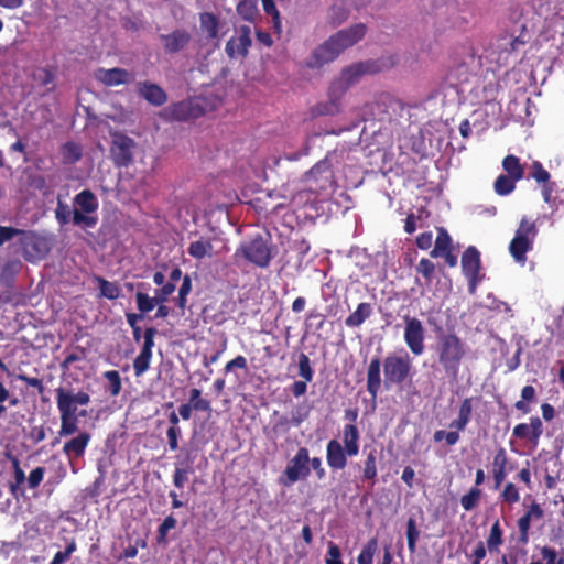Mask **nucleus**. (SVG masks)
I'll return each instance as SVG.
<instances>
[{
    "label": "nucleus",
    "mask_w": 564,
    "mask_h": 564,
    "mask_svg": "<svg viewBox=\"0 0 564 564\" xmlns=\"http://www.w3.org/2000/svg\"><path fill=\"white\" fill-rule=\"evenodd\" d=\"M365 34L366 26L364 24H356L337 32L314 51L310 65L321 67L333 62L345 50L358 43Z\"/></svg>",
    "instance_id": "1"
},
{
    "label": "nucleus",
    "mask_w": 564,
    "mask_h": 564,
    "mask_svg": "<svg viewBox=\"0 0 564 564\" xmlns=\"http://www.w3.org/2000/svg\"><path fill=\"white\" fill-rule=\"evenodd\" d=\"M370 72L368 63H355L345 67L339 76L333 80L328 90L329 102L324 106L321 113L335 115L339 111V101L346 91L356 85L360 78Z\"/></svg>",
    "instance_id": "2"
},
{
    "label": "nucleus",
    "mask_w": 564,
    "mask_h": 564,
    "mask_svg": "<svg viewBox=\"0 0 564 564\" xmlns=\"http://www.w3.org/2000/svg\"><path fill=\"white\" fill-rule=\"evenodd\" d=\"M436 351L444 372L448 377L456 378L459 365L466 355L465 344L454 334H443L438 337Z\"/></svg>",
    "instance_id": "3"
},
{
    "label": "nucleus",
    "mask_w": 564,
    "mask_h": 564,
    "mask_svg": "<svg viewBox=\"0 0 564 564\" xmlns=\"http://www.w3.org/2000/svg\"><path fill=\"white\" fill-rule=\"evenodd\" d=\"M536 235L538 227L535 223L523 217L509 245V252L517 263L522 265L525 263L527 252L532 249Z\"/></svg>",
    "instance_id": "4"
},
{
    "label": "nucleus",
    "mask_w": 564,
    "mask_h": 564,
    "mask_svg": "<svg viewBox=\"0 0 564 564\" xmlns=\"http://www.w3.org/2000/svg\"><path fill=\"white\" fill-rule=\"evenodd\" d=\"M411 370V358L404 350L389 354L383 361L384 384L389 388L391 384L403 382Z\"/></svg>",
    "instance_id": "5"
},
{
    "label": "nucleus",
    "mask_w": 564,
    "mask_h": 564,
    "mask_svg": "<svg viewBox=\"0 0 564 564\" xmlns=\"http://www.w3.org/2000/svg\"><path fill=\"white\" fill-rule=\"evenodd\" d=\"M74 204L73 223L78 226L94 227L97 224V217L90 214L98 208L97 197L86 189L75 196Z\"/></svg>",
    "instance_id": "6"
},
{
    "label": "nucleus",
    "mask_w": 564,
    "mask_h": 564,
    "mask_svg": "<svg viewBox=\"0 0 564 564\" xmlns=\"http://www.w3.org/2000/svg\"><path fill=\"white\" fill-rule=\"evenodd\" d=\"M237 253H241L247 260L260 268L268 267L271 260L268 243L261 236H256L250 241L242 243Z\"/></svg>",
    "instance_id": "7"
},
{
    "label": "nucleus",
    "mask_w": 564,
    "mask_h": 564,
    "mask_svg": "<svg viewBox=\"0 0 564 564\" xmlns=\"http://www.w3.org/2000/svg\"><path fill=\"white\" fill-rule=\"evenodd\" d=\"M90 402V395L85 391L65 390L58 388L56 390V403L59 414L68 413L77 416L78 406L87 405Z\"/></svg>",
    "instance_id": "8"
},
{
    "label": "nucleus",
    "mask_w": 564,
    "mask_h": 564,
    "mask_svg": "<svg viewBox=\"0 0 564 564\" xmlns=\"http://www.w3.org/2000/svg\"><path fill=\"white\" fill-rule=\"evenodd\" d=\"M110 153L112 160L118 166H128L133 159L135 142L126 134L112 133Z\"/></svg>",
    "instance_id": "9"
},
{
    "label": "nucleus",
    "mask_w": 564,
    "mask_h": 564,
    "mask_svg": "<svg viewBox=\"0 0 564 564\" xmlns=\"http://www.w3.org/2000/svg\"><path fill=\"white\" fill-rule=\"evenodd\" d=\"M404 341L409 349L415 356H420L424 351L425 329L420 319L416 317H404Z\"/></svg>",
    "instance_id": "10"
},
{
    "label": "nucleus",
    "mask_w": 564,
    "mask_h": 564,
    "mask_svg": "<svg viewBox=\"0 0 564 564\" xmlns=\"http://www.w3.org/2000/svg\"><path fill=\"white\" fill-rule=\"evenodd\" d=\"M310 456L308 451L304 447L300 448L294 457L289 462L284 475L288 478L286 485L304 479L310 475Z\"/></svg>",
    "instance_id": "11"
},
{
    "label": "nucleus",
    "mask_w": 564,
    "mask_h": 564,
    "mask_svg": "<svg viewBox=\"0 0 564 564\" xmlns=\"http://www.w3.org/2000/svg\"><path fill=\"white\" fill-rule=\"evenodd\" d=\"M305 182L312 192L325 191L332 185V172L326 162H318L305 175Z\"/></svg>",
    "instance_id": "12"
},
{
    "label": "nucleus",
    "mask_w": 564,
    "mask_h": 564,
    "mask_svg": "<svg viewBox=\"0 0 564 564\" xmlns=\"http://www.w3.org/2000/svg\"><path fill=\"white\" fill-rule=\"evenodd\" d=\"M251 29L247 25L239 28L236 36L231 37L226 44V53L230 58L245 57L251 45Z\"/></svg>",
    "instance_id": "13"
},
{
    "label": "nucleus",
    "mask_w": 564,
    "mask_h": 564,
    "mask_svg": "<svg viewBox=\"0 0 564 564\" xmlns=\"http://www.w3.org/2000/svg\"><path fill=\"white\" fill-rule=\"evenodd\" d=\"M95 78L106 86L127 85L134 80V76L123 68H98Z\"/></svg>",
    "instance_id": "14"
},
{
    "label": "nucleus",
    "mask_w": 564,
    "mask_h": 564,
    "mask_svg": "<svg viewBox=\"0 0 564 564\" xmlns=\"http://www.w3.org/2000/svg\"><path fill=\"white\" fill-rule=\"evenodd\" d=\"M479 264V252L474 247H469L463 254L462 267L465 275L469 279V286L471 291H474L476 286Z\"/></svg>",
    "instance_id": "15"
},
{
    "label": "nucleus",
    "mask_w": 564,
    "mask_h": 564,
    "mask_svg": "<svg viewBox=\"0 0 564 564\" xmlns=\"http://www.w3.org/2000/svg\"><path fill=\"white\" fill-rule=\"evenodd\" d=\"M543 425L539 417H532L529 424L521 423L514 426L513 435L520 438H528L534 444L538 443L542 435Z\"/></svg>",
    "instance_id": "16"
},
{
    "label": "nucleus",
    "mask_w": 564,
    "mask_h": 564,
    "mask_svg": "<svg viewBox=\"0 0 564 564\" xmlns=\"http://www.w3.org/2000/svg\"><path fill=\"white\" fill-rule=\"evenodd\" d=\"M200 28L208 37L220 40L228 31L225 24L220 23L212 13L200 14Z\"/></svg>",
    "instance_id": "17"
},
{
    "label": "nucleus",
    "mask_w": 564,
    "mask_h": 564,
    "mask_svg": "<svg viewBox=\"0 0 564 564\" xmlns=\"http://www.w3.org/2000/svg\"><path fill=\"white\" fill-rule=\"evenodd\" d=\"M346 454V451L338 441L332 440L328 442L326 448V459L329 467L335 469L345 468L347 464Z\"/></svg>",
    "instance_id": "18"
},
{
    "label": "nucleus",
    "mask_w": 564,
    "mask_h": 564,
    "mask_svg": "<svg viewBox=\"0 0 564 564\" xmlns=\"http://www.w3.org/2000/svg\"><path fill=\"white\" fill-rule=\"evenodd\" d=\"M191 35L185 30H176L170 34L161 35V41L166 52L175 53L184 48L189 42Z\"/></svg>",
    "instance_id": "19"
},
{
    "label": "nucleus",
    "mask_w": 564,
    "mask_h": 564,
    "mask_svg": "<svg viewBox=\"0 0 564 564\" xmlns=\"http://www.w3.org/2000/svg\"><path fill=\"white\" fill-rule=\"evenodd\" d=\"M187 252L191 257L197 260L212 258L217 253L214 249L212 240L204 237L192 241L188 246Z\"/></svg>",
    "instance_id": "20"
},
{
    "label": "nucleus",
    "mask_w": 564,
    "mask_h": 564,
    "mask_svg": "<svg viewBox=\"0 0 564 564\" xmlns=\"http://www.w3.org/2000/svg\"><path fill=\"white\" fill-rule=\"evenodd\" d=\"M380 368L381 364L379 358H373L371 359L367 370V390L373 399L377 398L381 386Z\"/></svg>",
    "instance_id": "21"
},
{
    "label": "nucleus",
    "mask_w": 564,
    "mask_h": 564,
    "mask_svg": "<svg viewBox=\"0 0 564 564\" xmlns=\"http://www.w3.org/2000/svg\"><path fill=\"white\" fill-rule=\"evenodd\" d=\"M359 431L357 426L347 424L343 429L344 449L348 456H356L359 453Z\"/></svg>",
    "instance_id": "22"
},
{
    "label": "nucleus",
    "mask_w": 564,
    "mask_h": 564,
    "mask_svg": "<svg viewBox=\"0 0 564 564\" xmlns=\"http://www.w3.org/2000/svg\"><path fill=\"white\" fill-rule=\"evenodd\" d=\"M139 93L142 97H144L149 102L160 106L163 105L166 100V95L161 87L150 83L139 84Z\"/></svg>",
    "instance_id": "23"
},
{
    "label": "nucleus",
    "mask_w": 564,
    "mask_h": 564,
    "mask_svg": "<svg viewBox=\"0 0 564 564\" xmlns=\"http://www.w3.org/2000/svg\"><path fill=\"white\" fill-rule=\"evenodd\" d=\"M89 440H90V436L88 433H80L76 437H74L70 441H68L67 443H65L64 453L68 457H72V456L80 457L84 454V452L89 443Z\"/></svg>",
    "instance_id": "24"
},
{
    "label": "nucleus",
    "mask_w": 564,
    "mask_h": 564,
    "mask_svg": "<svg viewBox=\"0 0 564 564\" xmlns=\"http://www.w3.org/2000/svg\"><path fill=\"white\" fill-rule=\"evenodd\" d=\"M372 314V306L369 303H360L356 311L351 313L345 321L348 327L360 326Z\"/></svg>",
    "instance_id": "25"
},
{
    "label": "nucleus",
    "mask_w": 564,
    "mask_h": 564,
    "mask_svg": "<svg viewBox=\"0 0 564 564\" xmlns=\"http://www.w3.org/2000/svg\"><path fill=\"white\" fill-rule=\"evenodd\" d=\"M452 239L449 235L443 229H438V235L435 240V247L431 251V257L437 258L443 256L444 252L451 251Z\"/></svg>",
    "instance_id": "26"
},
{
    "label": "nucleus",
    "mask_w": 564,
    "mask_h": 564,
    "mask_svg": "<svg viewBox=\"0 0 564 564\" xmlns=\"http://www.w3.org/2000/svg\"><path fill=\"white\" fill-rule=\"evenodd\" d=\"M239 15L247 21H254L259 14L257 0H242L237 6Z\"/></svg>",
    "instance_id": "27"
},
{
    "label": "nucleus",
    "mask_w": 564,
    "mask_h": 564,
    "mask_svg": "<svg viewBox=\"0 0 564 564\" xmlns=\"http://www.w3.org/2000/svg\"><path fill=\"white\" fill-rule=\"evenodd\" d=\"M502 166L505 171L513 180H521L523 176V169L520 165L519 159L514 155H508L503 159Z\"/></svg>",
    "instance_id": "28"
},
{
    "label": "nucleus",
    "mask_w": 564,
    "mask_h": 564,
    "mask_svg": "<svg viewBox=\"0 0 564 564\" xmlns=\"http://www.w3.org/2000/svg\"><path fill=\"white\" fill-rule=\"evenodd\" d=\"M82 148L74 143L67 142L62 148L63 161L67 164H74L82 158Z\"/></svg>",
    "instance_id": "29"
},
{
    "label": "nucleus",
    "mask_w": 564,
    "mask_h": 564,
    "mask_svg": "<svg viewBox=\"0 0 564 564\" xmlns=\"http://www.w3.org/2000/svg\"><path fill=\"white\" fill-rule=\"evenodd\" d=\"M77 416L69 415L68 413L61 414V430L59 436H68L77 432Z\"/></svg>",
    "instance_id": "30"
},
{
    "label": "nucleus",
    "mask_w": 564,
    "mask_h": 564,
    "mask_svg": "<svg viewBox=\"0 0 564 564\" xmlns=\"http://www.w3.org/2000/svg\"><path fill=\"white\" fill-rule=\"evenodd\" d=\"M96 281L99 284L100 294L102 296L109 300H115L119 297L120 289L116 283L109 282L102 278H97Z\"/></svg>",
    "instance_id": "31"
},
{
    "label": "nucleus",
    "mask_w": 564,
    "mask_h": 564,
    "mask_svg": "<svg viewBox=\"0 0 564 564\" xmlns=\"http://www.w3.org/2000/svg\"><path fill=\"white\" fill-rule=\"evenodd\" d=\"M21 262L19 260L8 261L1 269L0 280L4 284H9L14 275L20 271Z\"/></svg>",
    "instance_id": "32"
},
{
    "label": "nucleus",
    "mask_w": 564,
    "mask_h": 564,
    "mask_svg": "<svg viewBox=\"0 0 564 564\" xmlns=\"http://www.w3.org/2000/svg\"><path fill=\"white\" fill-rule=\"evenodd\" d=\"M502 544V530L500 528L499 521L497 520L490 530L489 536L487 539V545L490 552L498 550V547Z\"/></svg>",
    "instance_id": "33"
},
{
    "label": "nucleus",
    "mask_w": 564,
    "mask_h": 564,
    "mask_svg": "<svg viewBox=\"0 0 564 564\" xmlns=\"http://www.w3.org/2000/svg\"><path fill=\"white\" fill-rule=\"evenodd\" d=\"M517 180L511 176L500 175L495 182V191L499 195H508L514 189V182Z\"/></svg>",
    "instance_id": "34"
},
{
    "label": "nucleus",
    "mask_w": 564,
    "mask_h": 564,
    "mask_svg": "<svg viewBox=\"0 0 564 564\" xmlns=\"http://www.w3.org/2000/svg\"><path fill=\"white\" fill-rule=\"evenodd\" d=\"M55 218L61 225H66L73 219V212L69 206L61 198L57 199V206L55 208Z\"/></svg>",
    "instance_id": "35"
},
{
    "label": "nucleus",
    "mask_w": 564,
    "mask_h": 564,
    "mask_svg": "<svg viewBox=\"0 0 564 564\" xmlns=\"http://www.w3.org/2000/svg\"><path fill=\"white\" fill-rule=\"evenodd\" d=\"M135 299L138 308L143 313L151 312L156 305H159V302L155 296L150 297L149 295L142 292H138L135 294Z\"/></svg>",
    "instance_id": "36"
},
{
    "label": "nucleus",
    "mask_w": 564,
    "mask_h": 564,
    "mask_svg": "<svg viewBox=\"0 0 564 564\" xmlns=\"http://www.w3.org/2000/svg\"><path fill=\"white\" fill-rule=\"evenodd\" d=\"M104 377L109 383L108 389L110 394L113 397L118 395L121 391V379L119 372L116 370H109L105 372Z\"/></svg>",
    "instance_id": "37"
},
{
    "label": "nucleus",
    "mask_w": 564,
    "mask_h": 564,
    "mask_svg": "<svg viewBox=\"0 0 564 564\" xmlns=\"http://www.w3.org/2000/svg\"><path fill=\"white\" fill-rule=\"evenodd\" d=\"M151 358L152 354H145L140 351V354L133 361V369L135 376H141L149 369Z\"/></svg>",
    "instance_id": "38"
},
{
    "label": "nucleus",
    "mask_w": 564,
    "mask_h": 564,
    "mask_svg": "<svg viewBox=\"0 0 564 564\" xmlns=\"http://www.w3.org/2000/svg\"><path fill=\"white\" fill-rule=\"evenodd\" d=\"M419 530L416 529L414 519L410 518L406 523V539H408V547L410 552H415L416 549V540L419 538Z\"/></svg>",
    "instance_id": "39"
},
{
    "label": "nucleus",
    "mask_w": 564,
    "mask_h": 564,
    "mask_svg": "<svg viewBox=\"0 0 564 564\" xmlns=\"http://www.w3.org/2000/svg\"><path fill=\"white\" fill-rule=\"evenodd\" d=\"M299 376L305 381H312L313 370L311 368L310 358L305 354L299 356Z\"/></svg>",
    "instance_id": "40"
},
{
    "label": "nucleus",
    "mask_w": 564,
    "mask_h": 564,
    "mask_svg": "<svg viewBox=\"0 0 564 564\" xmlns=\"http://www.w3.org/2000/svg\"><path fill=\"white\" fill-rule=\"evenodd\" d=\"M480 499V490L471 489L468 494L462 497V506L466 511H469L476 507Z\"/></svg>",
    "instance_id": "41"
},
{
    "label": "nucleus",
    "mask_w": 564,
    "mask_h": 564,
    "mask_svg": "<svg viewBox=\"0 0 564 564\" xmlns=\"http://www.w3.org/2000/svg\"><path fill=\"white\" fill-rule=\"evenodd\" d=\"M192 471L191 465L185 467H176L173 475V484L177 488H183L185 482L188 480V474Z\"/></svg>",
    "instance_id": "42"
},
{
    "label": "nucleus",
    "mask_w": 564,
    "mask_h": 564,
    "mask_svg": "<svg viewBox=\"0 0 564 564\" xmlns=\"http://www.w3.org/2000/svg\"><path fill=\"white\" fill-rule=\"evenodd\" d=\"M376 551V542L371 541L364 546L360 554L358 555V564H372L373 554Z\"/></svg>",
    "instance_id": "43"
},
{
    "label": "nucleus",
    "mask_w": 564,
    "mask_h": 564,
    "mask_svg": "<svg viewBox=\"0 0 564 564\" xmlns=\"http://www.w3.org/2000/svg\"><path fill=\"white\" fill-rule=\"evenodd\" d=\"M501 497L503 499V501L512 505V503H516L520 500V495H519V491L517 489V487L514 486V484L512 482H508L502 492H501Z\"/></svg>",
    "instance_id": "44"
},
{
    "label": "nucleus",
    "mask_w": 564,
    "mask_h": 564,
    "mask_svg": "<svg viewBox=\"0 0 564 564\" xmlns=\"http://www.w3.org/2000/svg\"><path fill=\"white\" fill-rule=\"evenodd\" d=\"M263 10L267 14L271 15L273 18V26L275 30H281V21L279 11L276 10L273 0H262Z\"/></svg>",
    "instance_id": "45"
},
{
    "label": "nucleus",
    "mask_w": 564,
    "mask_h": 564,
    "mask_svg": "<svg viewBox=\"0 0 564 564\" xmlns=\"http://www.w3.org/2000/svg\"><path fill=\"white\" fill-rule=\"evenodd\" d=\"M326 564H343L340 560V551L339 547L333 543H328V551L325 558Z\"/></svg>",
    "instance_id": "46"
},
{
    "label": "nucleus",
    "mask_w": 564,
    "mask_h": 564,
    "mask_svg": "<svg viewBox=\"0 0 564 564\" xmlns=\"http://www.w3.org/2000/svg\"><path fill=\"white\" fill-rule=\"evenodd\" d=\"M532 177L539 183H546L550 180V173L543 169L540 162L532 164Z\"/></svg>",
    "instance_id": "47"
},
{
    "label": "nucleus",
    "mask_w": 564,
    "mask_h": 564,
    "mask_svg": "<svg viewBox=\"0 0 564 564\" xmlns=\"http://www.w3.org/2000/svg\"><path fill=\"white\" fill-rule=\"evenodd\" d=\"M377 475V467H376V457L373 454H369L366 463H365V469H364V477L366 479H372Z\"/></svg>",
    "instance_id": "48"
},
{
    "label": "nucleus",
    "mask_w": 564,
    "mask_h": 564,
    "mask_svg": "<svg viewBox=\"0 0 564 564\" xmlns=\"http://www.w3.org/2000/svg\"><path fill=\"white\" fill-rule=\"evenodd\" d=\"M471 406L468 400H465L459 410V420L456 423L458 429H464L468 422Z\"/></svg>",
    "instance_id": "49"
},
{
    "label": "nucleus",
    "mask_w": 564,
    "mask_h": 564,
    "mask_svg": "<svg viewBox=\"0 0 564 564\" xmlns=\"http://www.w3.org/2000/svg\"><path fill=\"white\" fill-rule=\"evenodd\" d=\"M541 554L543 560L546 561V564H564V558H558L555 550L551 547L544 546L541 550Z\"/></svg>",
    "instance_id": "50"
},
{
    "label": "nucleus",
    "mask_w": 564,
    "mask_h": 564,
    "mask_svg": "<svg viewBox=\"0 0 564 564\" xmlns=\"http://www.w3.org/2000/svg\"><path fill=\"white\" fill-rule=\"evenodd\" d=\"M13 468H14V479L15 484L11 485V491L12 494L15 492L17 488L25 481V474L20 468L19 460L17 458H13Z\"/></svg>",
    "instance_id": "51"
},
{
    "label": "nucleus",
    "mask_w": 564,
    "mask_h": 564,
    "mask_svg": "<svg viewBox=\"0 0 564 564\" xmlns=\"http://www.w3.org/2000/svg\"><path fill=\"white\" fill-rule=\"evenodd\" d=\"M21 234V230L13 227L0 226V246Z\"/></svg>",
    "instance_id": "52"
},
{
    "label": "nucleus",
    "mask_w": 564,
    "mask_h": 564,
    "mask_svg": "<svg viewBox=\"0 0 564 564\" xmlns=\"http://www.w3.org/2000/svg\"><path fill=\"white\" fill-rule=\"evenodd\" d=\"M43 477H44V468L36 467L35 469H33L30 473L29 478H28L30 488H36L43 480Z\"/></svg>",
    "instance_id": "53"
},
{
    "label": "nucleus",
    "mask_w": 564,
    "mask_h": 564,
    "mask_svg": "<svg viewBox=\"0 0 564 564\" xmlns=\"http://www.w3.org/2000/svg\"><path fill=\"white\" fill-rule=\"evenodd\" d=\"M155 335V329L154 328H148L144 333V343H143V347L141 349V352H145V354H152V348L154 346V340H153V337Z\"/></svg>",
    "instance_id": "54"
},
{
    "label": "nucleus",
    "mask_w": 564,
    "mask_h": 564,
    "mask_svg": "<svg viewBox=\"0 0 564 564\" xmlns=\"http://www.w3.org/2000/svg\"><path fill=\"white\" fill-rule=\"evenodd\" d=\"M175 286L172 283L164 284L162 289L156 291L155 297L159 302V304L164 303L167 297L174 292Z\"/></svg>",
    "instance_id": "55"
},
{
    "label": "nucleus",
    "mask_w": 564,
    "mask_h": 564,
    "mask_svg": "<svg viewBox=\"0 0 564 564\" xmlns=\"http://www.w3.org/2000/svg\"><path fill=\"white\" fill-rule=\"evenodd\" d=\"M434 264L429 259H422L417 264V272H420L425 278H430L434 272Z\"/></svg>",
    "instance_id": "56"
},
{
    "label": "nucleus",
    "mask_w": 564,
    "mask_h": 564,
    "mask_svg": "<svg viewBox=\"0 0 564 564\" xmlns=\"http://www.w3.org/2000/svg\"><path fill=\"white\" fill-rule=\"evenodd\" d=\"M522 42L519 39L503 37L500 40L499 47L505 51H516Z\"/></svg>",
    "instance_id": "57"
},
{
    "label": "nucleus",
    "mask_w": 564,
    "mask_h": 564,
    "mask_svg": "<svg viewBox=\"0 0 564 564\" xmlns=\"http://www.w3.org/2000/svg\"><path fill=\"white\" fill-rule=\"evenodd\" d=\"M180 433V429L175 426H171L166 432L169 445L172 451H175L178 447L177 438Z\"/></svg>",
    "instance_id": "58"
},
{
    "label": "nucleus",
    "mask_w": 564,
    "mask_h": 564,
    "mask_svg": "<svg viewBox=\"0 0 564 564\" xmlns=\"http://www.w3.org/2000/svg\"><path fill=\"white\" fill-rule=\"evenodd\" d=\"M192 102H181L175 106L174 115L177 119L184 120L189 115Z\"/></svg>",
    "instance_id": "59"
},
{
    "label": "nucleus",
    "mask_w": 564,
    "mask_h": 564,
    "mask_svg": "<svg viewBox=\"0 0 564 564\" xmlns=\"http://www.w3.org/2000/svg\"><path fill=\"white\" fill-rule=\"evenodd\" d=\"M247 367V360L243 356H237L235 359L230 360L225 366V371L230 372L235 368L245 369Z\"/></svg>",
    "instance_id": "60"
},
{
    "label": "nucleus",
    "mask_w": 564,
    "mask_h": 564,
    "mask_svg": "<svg viewBox=\"0 0 564 564\" xmlns=\"http://www.w3.org/2000/svg\"><path fill=\"white\" fill-rule=\"evenodd\" d=\"M433 242V235L432 232H424L421 234L416 238V245L420 249L426 250L432 246Z\"/></svg>",
    "instance_id": "61"
},
{
    "label": "nucleus",
    "mask_w": 564,
    "mask_h": 564,
    "mask_svg": "<svg viewBox=\"0 0 564 564\" xmlns=\"http://www.w3.org/2000/svg\"><path fill=\"white\" fill-rule=\"evenodd\" d=\"M175 527H176V520L172 516L166 517L159 528L160 535L162 538H164L166 535V533L170 530L174 529Z\"/></svg>",
    "instance_id": "62"
},
{
    "label": "nucleus",
    "mask_w": 564,
    "mask_h": 564,
    "mask_svg": "<svg viewBox=\"0 0 564 564\" xmlns=\"http://www.w3.org/2000/svg\"><path fill=\"white\" fill-rule=\"evenodd\" d=\"M17 378L19 380L25 382L30 387L36 388L40 392H42L44 389L42 381L37 378H30V377L25 376L24 373H19L17 376Z\"/></svg>",
    "instance_id": "63"
},
{
    "label": "nucleus",
    "mask_w": 564,
    "mask_h": 564,
    "mask_svg": "<svg viewBox=\"0 0 564 564\" xmlns=\"http://www.w3.org/2000/svg\"><path fill=\"white\" fill-rule=\"evenodd\" d=\"M525 516L531 520V521H536V520H541L542 517H543V510L542 508L540 507V505L538 503H532L529 508V510L527 511Z\"/></svg>",
    "instance_id": "64"
}]
</instances>
